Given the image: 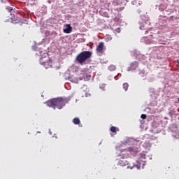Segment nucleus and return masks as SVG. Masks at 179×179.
Instances as JSON below:
<instances>
[{"mask_svg": "<svg viewBox=\"0 0 179 179\" xmlns=\"http://www.w3.org/2000/svg\"><path fill=\"white\" fill-rule=\"evenodd\" d=\"M46 104L48 107H52L54 110L58 108V110H62L65 107V103L62 101V97L53 98L46 101Z\"/></svg>", "mask_w": 179, "mask_h": 179, "instance_id": "f257e3e1", "label": "nucleus"}, {"mask_svg": "<svg viewBox=\"0 0 179 179\" xmlns=\"http://www.w3.org/2000/svg\"><path fill=\"white\" fill-rule=\"evenodd\" d=\"M92 51H83L81 52L76 58V61H78V64L83 65L85 61H87L89 58L92 57Z\"/></svg>", "mask_w": 179, "mask_h": 179, "instance_id": "f03ea898", "label": "nucleus"}, {"mask_svg": "<svg viewBox=\"0 0 179 179\" xmlns=\"http://www.w3.org/2000/svg\"><path fill=\"white\" fill-rule=\"evenodd\" d=\"M142 159H144V160L146 159V155L145 154H140L139 159L136 161V164H134L131 166H127L128 169H130V170H132L134 167H136L137 170L141 169V166L142 164V169H145V166L146 164V161H142Z\"/></svg>", "mask_w": 179, "mask_h": 179, "instance_id": "7ed1b4c3", "label": "nucleus"}, {"mask_svg": "<svg viewBox=\"0 0 179 179\" xmlns=\"http://www.w3.org/2000/svg\"><path fill=\"white\" fill-rule=\"evenodd\" d=\"M117 166H121L122 167H125V166H128V162L125 160V159H116Z\"/></svg>", "mask_w": 179, "mask_h": 179, "instance_id": "20e7f679", "label": "nucleus"}, {"mask_svg": "<svg viewBox=\"0 0 179 179\" xmlns=\"http://www.w3.org/2000/svg\"><path fill=\"white\" fill-rule=\"evenodd\" d=\"M138 66H139V62L134 61L131 64L130 67L128 68V71H136Z\"/></svg>", "mask_w": 179, "mask_h": 179, "instance_id": "39448f33", "label": "nucleus"}, {"mask_svg": "<svg viewBox=\"0 0 179 179\" xmlns=\"http://www.w3.org/2000/svg\"><path fill=\"white\" fill-rule=\"evenodd\" d=\"M129 155L130 154L129 150L125 149L121 152L120 157H122V159H128V157H129Z\"/></svg>", "mask_w": 179, "mask_h": 179, "instance_id": "423d86ee", "label": "nucleus"}, {"mask_svg": "<svg viewBox=\"0 0 179 179\" xmlns=\"http://www.w3.org/2000/svg\"><path fill=\"white\" fill-rule=\"evenodd\" d=\"M127 150H129V153L130 155H136V153L139 152V149L135 148L134 147H130L127 148Z\"/></svg>", "mask_w": 179, "mask_h": 179, "instance_id": "0eeeda50", "label": "nucleus"}, {"mask_svg": "<svg viewBox=\"0 0 179 179\" xmlns=\"http://www.w3.org/2000/svg\"><path fill=\"white\" fill-rule=\"evenodd\" d=\"M63 31L66 34H69V33H72V27H71V24H66V28L64 29Z\"/></svg>", "mask_w": 179, "mask_h": 179, "instance_id": "6e6552de", "label": "nucleus"}, {"mask_svg": "<svg viewBox=\"0 0 179 179\" xmlns=\"http://www.w3.org/2000/svg\"><path fill=\"white\" fill-rule=\"evenodd\" d=\"M124 143H126L127 145H134V143H135V139H134L133 138H127L124 141Z\"/></svg>", "mask_w": 179, "mask_h": 179, "instance_id": "1a4fd4ad", "label": "nucleus"}, {"mask_svg": "<svg viewBox=\"0 0 179 179\" xmlns=\"http://www.w3.org/2000/svg\"><path fill=\"white\" fill-rule=\"evenodd\" d=\"M143 147L149 150L152 148V143L150 141H145L143 144Z\"/></svg>", "mask_w": 179, "mask_h": 179, "instance_id": "9d476101", "label": "nucleus"}, {"mask_svg": "<svg viewBox=\"0 0 179 179\" xmlns=\"http://www.w3.org/2000/svg\"><path fill=\"white\" fill-rule=\"evenodd\" d=\"M104 48V43L101 42L99 45L96 47V52H101L103 51V48Z\"/></svg>", "mask_w": 179, "mask_h": 179, "instance_id": "9b49d317", "label": "nucleus"}, {"mask_svg": "<svg viewBox=\"0 0 179 179\" xmlns=\"http://www.w3.org/2000/svg\"><path fill=\"white\" fill-rule=\"evenodd\" d=\"M139 29L141 30H145V27L146 26V20H143L142 22H139Z\"/></svg>", "mask_w": 179, "mask_h": 179, "instance_id": "f8f14e48", "label": "nucleus"}, {"mask_svg": "<svg viewBox=\"0 0 179 179\" xmlns=\"http://www.w3.org/2000/svg\"><path fill=\"white\" fill-rule=\"evenodd\" d=\"M70 82L72 83H79V78L76 77L70 78Z\"/></svg>", "mask_w": 179, "mask_h": 179, "instance_id": "ddd939ff", "label": "nucleus"}, {"mask_svg": "<svg viewBox=\"0 0 179 179\" xmlns=\"http://www.w3.org/2000/svg\"><path fill=\"white\" fill-rule=\"evenodd\" d=\"M71 99H72V96H69L67 98H62V101L64 103V106L66 103H69L71 101Z\"/></svg>", "mask_w": 179, "mask_h": 179, "instance_id": "4468645a", "label": "nucleus"}, {"mask_svg": "<svg viewBox=\"0 0 179 179\" xmlns=\"http://www.w3.org/2000/svg\"><path fill=\"white\" fill-rule=\"evenodd\" d=\"M85 75V82H89V80L92 78V75L84 73Z\"/></svg>", "mask_w": 179, "mask_h": 179, "instance_id": "2eb2a0df", "label": "nucleus"}, {"mask_svg": "<svg viewBox=\"0 0 179 179\" xmlns=\"http://www.w3.org/2000/svg\"><path fill=\"white\" fill-rule=\"evenodd\" d=\"M73 122L75 124V125H79V124H80V120L79 117H75L73 119Z\"/></svg>", "mask_w": 179, "mask_h": 179, "instance_id": "dca6fc26", "label": "nucleus"}, {"mask_svg": "<svg viewBox=\"0 0 179 179\" xmlns=\"http://www.w3.org/2000/svg\"><path fill=\"white\" fill-rule=\"evenodd\" d=\"M110 132H113V134H115V132L120 131V129L118 128H116L114 126H112L110 129Z\"/></svg>", "mask_w": 179, "mask_h": 179, "instance_id": "f3484780", "label": "nucleus"}, {"mask_svg": "<svg viewBox=\"0 0 179 179\" xmlns=\"http://www.w3.org/2000/svg\"><path fill=\"white\" fill-rule=\"evenodd\" d=\"M138 75H141L142 78L146 76V71H145V69L139 70Z\"/></svg>", "mask_w": 179, "mask_h": 179, "instance_id": "a211bd4d", "label": "nucleus"}, {"mask_svg": "<svg viewBox=\"0 0 179 179\" xmlns=\"http://www.w3.org/2000/svg\"><path fill=\"white\" fill-rule=\"evenodd\" d=\"M165 9H166V5L160 4L159 6V10H160V12H163V10H164Z\"/></svg>", "mask_w": 179, "mask_h": 179, "instance_id": "6ab92c4d", "label": "nucleus"}, {"mask_svg": "<svg viewBox=\"0 0 179 179\" xmlns=\"http://www.w3.org/2000/svg\"><path fill=\"white\" fill-rule=\"evenodd\" d=\"M128 87H129V85H128V83H124L123 84V89H124V90H125V92H127V90H128Z\"/></svg>", "mask_w": 179, "mask_h": 179, "instance_id": "aec40b11", "label": "nucleus"}, {"mask_svg": "<svg viewBox=\"0 0 179 179\" xmlns=\"http://www.w3.org/2000/svg\"><path fill=\"white\" fill-rule=\"evenodd\" d=\"M108 69H109V71L113 72V71H115L116 68H115V66L110 65L108 66Z\"/></svg>", "mask_w": 179, "mask_h": 179, "instance_id": "412c9836", "label": "nucleus"}, {"mask_svg": "<svg viewBox=\"0 0 179 179\" xmlns=\"http://www.w3.org/2000/svg\"><path fill=\"white\" fill-rule=\"evenodd\" d=\"M43 59H44V57H41L40 64L41 65H45V62L43 61Z\"/></svg>", "mask_w": 179, "mask_h": 179, "instance_id": "4be33fe9", "label": "nucleus"}, {"mask_svg": "<svg viewBox=\"0 0 179 179\" xmlns=\"http://www.w3.org/2000/svg\"><path fill=\"white\" fill-rule=\"evenodd\" d=\"M106 84H102L100 85V89H101V90H106Z\"/></svg>", "mask_w": 179, "mask_h": 179, "instance_id": "5701e85b", "label": "nucleus"}, {"mask_svg": "<svg viewBox=\"0 0 179 179\" xmlns=\"http://www.w3.org/2000/svg\"><path fill=\"white\" fill-rule=\"evenodd\" d=\"M146 38H143L142 41L143 43H145V44H150V41H144Z\"/></svg>", "mask_w": 179, "mask_h": 179, "instance_id": "b1692460", "label": "nucleus"}, {"mask_svg": "<svg viewBox=\"0 0 179 179\" xmlns=\"http://www.w3.org/2000/svg\"><path fill=\"white\" fill-rule=\"evenodd\" d=\"M169 115H170V117H173V115H174V111H173V110H170L169 112Z\"/></svg>", "mask_w": 179, "mask_h": 179, "instance_id": "393cba45", "label": "nucleus"}, {"mask_svg": "<svg viewBox=\"0 0 179 179\" xmlns=\"http://www.w3.org/2000/svg\"><path fill=\"white\" fill-rule=\"evenodd\" d=\"M146 117H147V116H146V115H145V114H142V115H141V118H142V120H146Z\"/></svg>", "mask_w": 179, "mask_h": 179, "instance_id": "a878e982", "label": "nucleus"}, {"mask_svg": "<svg viewBox=\"0 0 179 179\" xmlns=\"http://www.w3.org/2000/svg\"><path fill=\"white\" fill-rule=\"evenodd\" d=\"M85 80V75L83 74L82 76L79 77L78 80Z\"/></svg>", "mask_w": 179, "mask_h": 179, "instance_id": "bb28decb", "label": "nucleus"}, {"mask_svg": "<svg viewBox=\"0 0 179 179\" xmlns=\"http://www.w3.org/2000/svg\"><path fill=\"white\" fill-rule=\"evenodd\" d=\"M45 29V27H44V26H42V27H41V33H44Z\"/></svg>", "mask_w": 179, "mask_h": 179, "instance_id": "cd10ccee", "label": "nucleus"}, {"mask_svg": "<svg viewBox=\"0 0 179 179\" xmlns=\"http://www.w3.org/2000/svg\"><path fill=\"white\" fill-rule=\"evenodd\" d=\"M7 9H8V12L13 10V8L12 7H8Z\"/></svg>", "mask_w": 179, "mask_h": 179, "instance_id": "c85d7f7f", "label": "nucleus"}, {"mask_svg": "<svg viewBox=\"0 0 179 179\" xmlns=\"http://www.w3.org/2000/svg\"><path fill=\"white\" fill-rule=\"evenodd\" d=\"M116 31H117V33H121V29L117 28Z\"/></svg>", "mask_w": 179, "mask_h": 179, "instance_id": "c756f323", "label": "nucleus"}, {"mask_svg": "<svg viewBox=\"0 0 179 179\" xmlns=\"http://www.w3.org/2000/svg\"><path fill=\"white\" fill-rule=\"evenodd\" d=\"M149 134H145V136H144V138H146V139H149Z\"/></svg>", "mask_w": 179, "mask_h": 179, "instance_id": "7c9ffc66", "label": "nucleus"}, {"mask_svg": "<svg viewBox=\"0 0 179 179\" xmlns=\"http://www.w3.org/2000/svg\"><path fill=\"white\" fill-rule=\"evenodd\" d=\"M39 54H41V55H44V52L39 50Z\"/></svg>", "mask_w": 179, "mask_h": 179, "instance_id": "2f4dec72", "label": "nucleus"}, {"mask_svg": "<svg viewBox=\"0 0 179 179\" xmlns=\"http://www.w3.org/2000/svg\"><path fill=\"white\" fill-rule=\"evenodd\" d=\"M90 96V94H89V93L85 94V97H89Z\"/></svg>", "mask_w": 179, "mask_h": 179, "instance_id": "473e14b6", "label": "nucleus"}, {"mask_svg": "<svg viewBox=\"0 0 179 179\" xmlns=\"http://www.w3.org/2000/svg\"><path fill=\"white\" fill-rule=\"evenodd\" d=\"M137 12H138V15H141V13H142V11L141 10H138Z\"/></svg>", "mask_w": 179, "mask_h": 179, "instance_id": "72a5a7b5", "label": "nucleus"}, {"mask_svg": "<svg viewBox=\"0 0 179 179\" xmlns=\"http://www.w3.org/2000/svg\"><path fill=\"white\" fill-rule=\"evenodd\" d=\"M49 135H52V132L51 131V129H49Z\"/></svg>", "mask_w": 179, "mask_h": 179, "instance_id": "f704fd0d", "label": "nucleus"}, {"mask_svg": "<svg viewBox=\"0 0 179 179\" xmlns=\"http://www.w3.org/2000/svg\"><path fill=\"white\" fill-rule=\"evenodd\" d=\"M150 139H152V140H153V139H157V138L156 137H152V138H151Z\"/></svg>", "mask_w": 179, "mask_h": 179, "instance_id": "c9c22d12", "label": "nucleus"}, {"mask_svg": "<svg viewBox=\"0 0 179 179\" xmlns=\"http://www.w3.org/2000/svg\"><path fill=\"white\" fill-rule=\"evenodd\" d=\"M177 63L179 64V59H177Z\"/></svg>", "mask_w": 179, "mask_h": 179, "instance_id": "e433bc0d", "label": "nucleus"}, {"mask_svg": "<svg viewBox=\"0 0 179 179\" xmlns=\"http://www.w3.org/2000/svg\"><path fill=\"white\" fill-rule=\"evenodd\" d=\"M141 19H143V15H141Z\"/></svg>", "mask_w": 179, "mask_h": 179, "instance_id": "4c0bfd02", "label": "nucleus"}, {"mask_svg": "<svg viewBox=\"0 0 179 179\" xmlns=\"http://www.w3.org/2000/svg\"><path fill=\"white\" fill-rule=\"evenodd\" d=\"M145 34H148V31H145Z\"/></svg>", "mask_w": 179, "mask_h": 179, "instance_id": "58836bf2", "label": "nucleus"}, {"mask_svg": "<svg viewBox=\"0 0 179 179\" xmlns=\"http://www.w3.org/2000/svg\"><path fill=\"white\" fill-rule=\"evenodd\" d=\"M43 43H44V41H42V42H41V44H43Z\"/></svg>", "mask_w": 179, "mask_h": 179, "instance_id": "ea45409f", "label": "nucleus"}, {"mask_svg": "<svg viewBox=\"0 0 179 179\" xmlns=\"http://www.w3.org/2000/svg\"><path fill=\"white\" fill-rule=\"evenodd\" d=\"M110 40H111V38H110Z\"/></svg>", "mask_w": 179, "mask_h": 179, "instance_id": "a19ab883", "label": "nucleus"}]
</instances>
